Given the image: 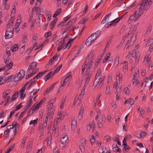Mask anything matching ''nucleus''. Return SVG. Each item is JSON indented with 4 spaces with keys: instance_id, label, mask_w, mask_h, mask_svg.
<instances>
[{
    "instance_id": "1",
    "label": "nucleus",
    "mask_w": 153,
    "mask_h": 153,
    "mask_svg": "<svg viewBox=\"0 0 153 153\" xmlns=\"http://www.w3.org/2000/svg\"><path fill=\"white\" fill-rule=\"evenodd\" d=\"M94 50H92L90 52L88 57L86 59L84 63L85 65H86V66L89 64L94 63V53H93Z\"/></svg>"
},
{
    "instance_id": "2",
    "label": "nucleus",
    "mask_w": 153,
    "mask_h": 153,
    "mask_svg": "<svg viewBox=\"0 0 153 153\" xmlns=\"http://www.w3.org/2000/svg\"><path fill=\"white\" fill-rule=\"evenodd\" d=\"M153 2V0H144L140 4L146 9L149 8Z\"/></svg>"
},
{
    "instance_id": "3",
    "label": "nucleus",
    "mask_w": 153,
    "mask_h": 153,
    "mask_svg": "<svg viewBox=\"0 0 153 153\" xmlns=\"http://www.w3.org/2000/svg\"><path fill=\"white\" fill-rule=\"evenodd\" d=\"M136 9L138 10H137V14L136 18L137 19H138L140 17L141 15L143 13L144 11V9H145L141 4L140 5H137L136 7Z\"/></svg>"
},
{
    "instance_id": "4",
    "label": "nucleus",
    "mask_w": 153,
    "mask_h": 153,
    "mask_svg": "<svg viewBox=\"0 0 153 153\" xmlns=\"http://www.w3.org/2000/svg\"><path fill=\"white\" fill-rule=\"evenodd\" d=\"M138 25L139 23H138L136 25H133L130 28L129 30V31L128 33L126 34H125L128 36H129L134 35L135 34L134 33L136 31Z\"/></svg>"
},
{
    "instance_id": "5",
    "label": "nucleus",
    "mask_w": 153,
    "mask_h": 153,
    "mask_svg": "<svg viewBox=\"0 0 153 153\" xmlns=\"http://www.w3.org/2000/svg\"><path fill=\"white\" fill-rule=\"evenodd\" d=\"M16 124H12L11 125H9L7 127V130H6L4 131V137L5 138V139L7 138L9 136V132H10V130L12 128H14L16 126Z\"/></svg>"
},
{
    "instance_id": "6",
    "label": "nucleus",
    "mask_w": 153,
    "mask_h": 153,
    "mask_svg": "<svg viewBox=\"0 0 153 153\" xmlns=\"http://www.w3.org/2000/svg\"><path fill=\"white\" fill-rule=\"evenodd\" d=\"M94 34H92L87 39L85 44L87 46H89L91 45V43L93 42H94L96 39V38H94Z\"/></svg>"
},
{
    "instance_id": "7",
    "label": "nucleus",
    "mask_w": 153,
    "mask_h": 153,
    "mask_svg": "<svg viewBox=\"0 0 153 153\" xmlns=\"http://www.w3.org/2000/svg\"><path fill=\"white\" fill-rule=\"evenodd\" d=\"M56 99V98H55L54 99L51 100L49 102L47 106V108L48 109L47 115H50V114L49 113V110L52 109L53 108V103L55 102Z\"/></svg>"
},
{
    "instance_id": "8",
    "label": "nucleus",
    "mask_w": 153,
    "mask_h": 153,
    "mask_svg": "<svg viewBox=\"0 0 153 153\" xmlns=\"http://www.w3.org/2000/svg\"><path fill=\"white\" fill-rule=\"evenodd\" d=\"M152 50L149 48V50L148 51L146 55L145 56L143 62V63L145 65L146 61H148L150 63V61H151V57L149 56V55L151 53V51Z\"/></svg>"
},
{
    "instance_id": "9",
    "label": "nucleus",
    "mask_w": 153,
    "mask_h": 153,
    "mask_svg": "<svg viewBox=\"0 0 153 153\" xmlns=\"http://www.w3.org/2000/svg\"><path fill=\"white\" fill-rule=\"evenodd\" d=\"M25 71L24 70H21L16 75L15 78H17L18 79V80L21 79L25 76Z\"/></svg>"
},
{
    "instance_id": "10",
    "label": "nucleus",
    "mask_w": 153,
    "mask_h": 153,
    "mask_svg": "<svg viewBox=\"0 0 153 153\" xmlns=\"http://www.w3.org/2000/svg\"><path fill=\"white\" fill-rule=\"evenodd\" d=\"M91 75V74L90 72L86 71L85 73L84 76L85 77V83L86 85L88 84Z\"/></svg>"
},
{
    "instance_id": "11",
    "label": "nucleus",
    "mask_w": 153,
    "mask_h": 153,
    "mask_svg": "<svg viewBox=\"0 0 153 153\" xmlns=\"http://www.w3.org/2000/svg\"><path fill=\"white\" fill-rule=\"evenodd\" d=\"M37 65V63L35 62H31L29 67L27 71V72L31 73L32 70L36 67Z\"/></svg>"
},
{
    "instance_id": "12",
    "label": "nucleus",
    "mask_w": 153,
    "mask_h": 153,
    "mask_svg": "<svg viewBox=\"0 0 153 153\" xmlns=\"http://www.w3.org/2000/svg\"><path fill=\"white\" fill-rule=\"evenodd\" d=\"M137 11H136L129 17L128 20V24H130L131 22L133 21L134 19L135 21L137 20L138 19H137L136 16Z\"/></svg>"
},
{
    "instance_id": "13",
    "label": "nucleus",
    "mask_w": 153,
    "mask_h": 153,
    "mask_svg": "<svg viewBox=\"0 0 153 153\" xmlns=\"http://www.w3.org/2000/svg\"><path fill=\"white\" fill-rule=\"evenodd\" d=\"M128 62L127 61H125L121 64V66L123 67V72L124 73H126L128 71Z\"/></svg>"
},
{
    "instance_id": "14",
    "label": "nucleus",
    "mask_w": 153,
    "mask_h": 153,
    "mask_svg": "<svg viewBox=\"0 0 153 153\" xmlns=\"http://www.w3.org/2000/svg\"><path fill=\"white\" fill-rule=\"evenodd\" d=\"M61 142L63 144H65L68 140V137L66 135H62L61 137Z\"/></svg>"
},
{
    "instance_id": "15",
    "label": "nucleus",
    "mask_w": 153,
    "mask_h": 153,
    "mask_svg": "<svg viewBox=\"0 0 153 153\" xmlns=\"http://www.w3.org/2000/svg\"><path fill=\"white\" fill-rule=\"evenodd\" d=\"M146 47H149V48L151 50L153 49V39H149L147 41Z\"/></svg>"
},
{
    "instance_id": "16",
    "label": "nucleus",
    "mask_w": 153,
    "mask_h": 153,
    "mask_svg": "<svg viewBox=\"0 0 153 153\" xmlns=\"http://www.w3.org/2000/svg\"><path fill=\"white\" fill-rule=\"evenodd\" d=\"M13 33L14 32H11L6 30L5 36V38L6 39H8L12 38Z\"/></svg>"
},
{
    "instance_id": "17",
    "label": "nucleus",
    "mask_w": 153,
    "mask_h": 153,
    "mask_svg": "<svg viewBox=\"0 0 153 153\" xmlns=\"http://www.w3.org/2000/svg\"><path fill=\"white\" fill-rule=\"evenodd\" d=\"M56 124H53V133H54L55 136L56 137H57L58 134L59 129L57 127H56Z\"/></svg>"
},
{
    "instance_id": "18",
    "label": "nucleus",
    "mask_w": 153,
    "mask_h": 153,
    "mask_svg": "<svg viewBox=\"0 0 153 153\" xmlns=\"http://www.w3.org/2000/svg\"><path fill=\"white\" fill-rule=\"evenodd\" d=\"M25 89V87H24L21 89L19 91L20 94L21 95V98L22 99H24L25 96V94H24V91Z\"/></svg>"
},
{
    "instance_id": "19",
    "label": "nucleus",
    "mask_w": 153,
    "mask_h": 153,
    "mask_svg": "<svg viewBox=\"0 0 153 153\" xmlns=\"http://www.w3.org/2000/svg\"><path fill=\"white\" fill-rule=\"evenodd\" d=\"M56 83L55 82L53 83L50 88H48L47 90L44 92V95H47L48 94L50 91L52 90Z\"/></svg>"
},
{
    "instance_id": "20",
    "label": "nucleus",
    "mask_w": 153,
    "mask_h": 153,
    "mask_svg": "<svg viewBox=\"0 0 153 153\" xmlns=\"http://www.w3.org/2000/svg\"><path fill=\"white\" fill-rule=\"evenodd\" d=\"M46 72L47 71H45L39 72L35 77L33 78V79L34 80L35 79H38V78L42 77L43 74H45Z\"/></svg>"
},
{
    "instance_id": "21",
    "label": "nucleus",
    "mask_w": 153,
    "mask_h": 153,
    "mask_svg": "<svg viewBox=\"0 0 153 153\" xmlns=\"http://www.w3.org/2000/svg\"><path fill=\"white\" fill-rule=\"evenodd\" d=\"M59 56L55 55L53 58L51 59L49 61V64L51 65L55 61H56L57 58H58Z\"/></svg>"
},
{
    "instance_id": "22",
    "label": "nucleus",
    "mask_w": 153,
    "mask_h": 153,
    "mask_svg": "<svg viewBox=\"0 0 153 153\" xmlns=\"http://www.w3.org/2000/svg\"><path fill=\"white\" fill-rule=\"evenodd\" d=\"M34 80L33 79L30 80V82L29 83L30 84L27 87V88L28 90L29 89L32 85H34L36 83L37 81Z\"/></svg>"
},
{
    "instance_id": "23",
    "label": "nucleus",
    "mask_w": 153,
    "mask_h": 153,
    "mask_svg": "<svg viewBox=\"0 0 153 153\" xmlns=\"http://www.w3.org/2000/svg\"><path fill=\"white\" fill-rule=\"evenodd\" d=\"M131 36V41H130V43L131 45L132 44L134 43L135 41L136 36H137V34L136 33L134 35H130Z\"/></svg>"
},
{
    "instance_id": "24",
    "label": "nucleus",
    "mask_w": 153,
    "mask_h": 153,
    "mask_svg": "<svg viewBox=\"0 0 153 153\" xmlns=\"http://www.w3.org/2000/svg\"><path fill=\"white\" fill-rule=\"evenodd\" d=\"M13 63L12 62H10L9 64H6L7 65L4 67L5 70L11 69L13 66Z\"/></svg>"
},
{
    "instance_id": "25",
    "label": "nucleus",
    "mask_w": 153,
    "mask_h": 153,
    "mask_svg": "<svg viewBox=\"0 0 153 153\" xmlns=\"http://www.w3.org/2000/svg\"><path fill=\"white\" fill-rule=\"evenodd\" d=\"M71 129L73 130H74L77 126V122L76 120L73 121L71 123Z\"/></svg>"
},
{
    "instance_id": "26",
    "label": "nucleus",
    "mask_w": 153,
    "mask_h": 153,
    "mask_svg": "<svg viewBox=\"0 0 153 153\" xmlns=\"http://www.w3.org/2000/svg\"><path fill=\"white\" fill-rule=\"evenodd\" d=\"M113 150L114 152L117 151L119 152H120L121 151L120 149L118 147L116 144H114L112 146Z\"/></svg>"
},
{
    "instance_id": "27",
    "label": "nucleus",
    "mask_w": 153,
    "mask_h": 153,
    "mask_svg": "<svg viewBox=\"0 0 153 153\" xmlns=\"http://www.w3.org/2000/svg\"><path fill=\"white\" fill-rule=\"evenodd\" d=\"M101 69L100 68L98 69L97 71L96 76H95V78L96 79H100L101 77Z\"/></svg>"
},
{
    "instance_id": "28",
    "label": "nucleus",
    "mask_w": 153,
    "mask_h": 153,
    "mask_svg": "<svg viewBox=\"0 0 153 153\" xmlns=\"http://www.w3.org/2000/svg\"><path fill=\"white\" fill-rule=\"evenodd\" d=\"M53 75V74H52V72H50L45 76V77L44 78L45 80V81L48 80L51 78V76H52Z\"/></svg>"
},
{
    "instance_id": "29",
    "label": "nucleus",
    "mask_w": 153,
    "mask_h": 153,
    "mask_svg": "<svg viewBox=\"0 0 153 153\" xmlns=\"http://www.w3.org/2000/svg\"><path fill=\"white\" fill-rule=\"evenodd\" d=\"M123 146V150L124 152H128L130 149L129 147L127 144H125V145Z\"/></svg>"
},
{
    "instance_id": "30",
    "label": "nucleus",
    "mask_w": 153,
    "mask_h": 153,
    "mask_svg": "<svg viewBox=\"0 0 153 153\" xmlns=\"http://www.w3.org/2000/svg\"><path fill=\"white\" fill-rule=\"evenodd\" d=\"M150 63H149L148 61H146V62L145 63V64L147 63L149 66V70L152 71L153 69V65L152 63L151 62V61H150Z\"/></svg>"
},
{
    "instance_id": "31",
    "label": "nucleus",
    "mask_w": 153,
    "mask_h": 153,
    "mask_svg": "<svg viewBox=\"0 0 153 153\" xmlns=\"http://www.w3.org/2000/svg\"><path fill=\"white\" fill-rule=\"evenodd\" d=\"M122 75H120V72H118L116 75V80H119V82H121L122 81Z\"/></svg>"
},
{
    "instance_id": "32",
    "label": "nucleus",
    "mask_w": 153,
    "mask_h": 153,
    "mask_svg": "<svg viewBox=\"0 0 153 153\" xmlns=\"http://www.w3.org/2000/svg\"><path fill=\"white\" fill-rule=\"evenodd\" d=\"M13 77V75L9 76L7 77L6 78V79H4V83L5 82H10L11 81Z\"/></svg>"
},
{
    "instance_id": "33",
    "label": "nucleus",
    "mask_w": 153,
    "mask_h": 153,
    "mask_svg": "<svg viewBox=\"0 0 153 153\" xmlns=\"http://www.w3.org/2000/svg\"><path fill=\"white\" fill-rule=\"evenodd\" d=\"M119 0H118L117 3L118 4V6L119 7H120L121 6L123 5V7H125V1H123V0L122 1H119Z\"/></svg>"
},
{
    "instance_id": "34",
    "label": "nucleus",
    "mask_w": 153,
    "mask_h": 153,
    "mask_svg": "<svg viewBox=\"0 0 153 153\" xmlns=\"http://www.w3.org/2000/svg\"><path fill=\"white\" fill-rule=\"evenodd\" d=\"M39 108L35 104L33 105L31 108V110H32L31 114H33L36 110H38Z\"/></svg>"
},
{
    "instance_id": "35",
    "label": "nucleus",
    "mask_w": 153,
    "mask_h": 153,
    "mask_svg": "<svg viewBox=\"0 0 153 153\" xmlns=\"http://www.w3.org/2000/svg\"><path fill=\"white\" fill-rule=\"evenodd\" d=\"M18 48V46L17 44L13 46H12L11 48V51L13 52H14L17 50Z\"/></svg>"
},
{
    "instance_id": "36",
    "label": "nucleus",
    "mask_w": 153,
    "mask_h": 153,
    "mask_svg": "<svg viewBox=\"0 0 153 153\" xmlns=\"http://www.w3.org/2000/svg\"><path fill=\"white\" fill-rule=\"evenodd\" d=\"M14 21V18L13 17H11V19L9 20L7 26H13V24Z\"/></svg>"
},
{
    "instance_id": "37",
    "label": "nucleus",
    "mask_w": 153,
    "mask_h": 153,
    "mask_svg": "<svg viewBox=\"0 0 153 153\" xmlns=\"http://www.w3.org/2000/svg\"><path fill=\"white\" fill-rule=\"evenodd\" d=\"M100 81V78L96 79L95 78V80L94 81V84L93 86V87H94L95 88L98 85Z\"/></svg>"
},
{
    "instance_id": "38",
    "label": "nucleus",
    "mask_w": 153,
    "mask_h": 153,
    "mask_svg": "<svg viewBox=\"0 0 153 153\" xmlns=\"http://www.w3.org/2000/svg\"><path fill=\"white\" fill-rule=\"evenodd\" d=\"M18 96V92L17 91L15 92L12 96V100H15L17 98Z\"/></svg>"
},
{
    "instance_id": "39",
    "label": "nucleus",
    "mask_w": 153,
    "mask_h": 153,
    "mask_svg": "<svg viewBox=\"0 0 153 153\" xmlns=\"http://www.w3.org/2000/svg\"><path fill=\"white\" fill-rule=\"evenodd\" d=\"M57 21V18H55L54 19V20L52 21L51 23L50 24V26L51 27V28H53L54 26V25L56 24V22Z\"/></svg>"
},
{
    "instance_id": "40",
    "label": "nucleus",
    "mask_w": 153,
    "mask_h": 153,
    "mask_svg": "<svg viewBox=\"0 0 153 153\" xmlns=\"http://www.w3.org/2000/svg\"><path fill=\"white\" fill-rule=\"evenodd\" d=\"M128 103L130 104L131 105H132L134 103V100L133 99L131 98L127 100Z\"/></svg>"
},
{
    "instance_id": "41",
    "label": "nucleus",
    "mask_w": 153,
    "mask_h": 153,
    "mask_svg": "<svg viewBox=\"0 0 153 153\" xmlns=\"http://www.w3.org/2000/svg\"><path fill=\"white\" fill-rule=\"evenodd\" d=\"M15 144H13L12 146L10 147L6 151L5 153H9L11 150L14 147Z\"/></svg>"
},
{
    "instance_id": "42",
    "label": "nucleus",
    "mask_w": 153,
    "mask_h": 153,
    "mask_svg": "<svg viewBox=\"0 0 153 153\" xmlns=\"http://www.w3.org/2000/svg\"><path fill=\"white\" fill-rule=\"evenodd\" d=\"M38 120V119L37 118L35 120H31L29 124L30 125L33 124L34 126H35L37 123Z\"/></svg>"
},
{
    "instance_id": "43",
    "label": "nucleus",
    "mask_w": 153,
    "mask_h": 153,
    "mask_svg": "<svg viewBox=\"0 0 153 153\" xmlns=\"http://www.w3.org/2000/svg\"><path fill=\"white\" fill-rule=\"evenodd\" d=\"M4 59L5 64H7L10 60V57L6 56L5 55L4 57Z\"/></svg>"
},
{
    "instance_id": "44",
    "label": "nucleus",
    "mask_w": 153,
    "mask_h": 153,
    "mask_svg": "<svg viewBox=\"0 0 153 153\" xmlns=\"http://www.w3.org/2000/svg\"><path fill=\"white\" fill-rule=\"evenodd\" d=\"M110 56V53H109L107 55H106L105 57V58L103 59V63H105L108 60V58Z\"/></svg>"
},
{
    "instance_id": "45",
    "label": "nucleus",
    "mask_w": 153,
    "mask_h": 153,
    "mask_svg": "<svg viewBox=\"0 0 153 153\" xmlns=\"http://www.w3.org/2000/svg\"><path fill=\"white\" fill-rule=\"evenodd\" d=\"M22 41H24L26 42L27 41V34L26 33H25L22 35Z\"/></svg>"
},
{
    "instance_id": "46",
    "label": "nucleus",
    "mask_w": 153,
    "mask_h": 153,
    "mask_svg": "<svg viewBox=\"0 0 153 153\" xmlns=\"http://www.w3.org/2000/svg\"><path fill=\"white\" fill-rule=\"evenodd\" d=\"M65 46V45L62 44H59V45L58 48L57 49V51H59L61 49L63 48H64V47Z\"/></svg>"
},
{
    "instance_id": "47",
    "label": "nucleus",
    "mask_w": 153,
    "mask_h": 153,
    "mask_svg": "<svg viewBox=\"0 0 153 153\" xmlns=\"http://www.w3.org/2000/svg\"><path fill=\"white\" fill-rule=\"evenodd\" d=\"M128 36H127L126 34L124 36H123V38L122 39L121 42L119 45L120 46H122L126 38H128Z\"/></svg>"
},
{
    "instance_id": "48",
    "label": "nucleus",
    "mask_w": 153,
    "mask_h": 153,
    "mask_svg": "<svg viewBox=\"0 0 153 153\" xmlns=\"http://www.w3.org/2000/svg\"><path fill=\"white\" fill-rule=\"evenodd\" d=\"M101 32L100 31L98 30L95 32V33H94V37L96 38V39L97 38L100 36V34Z\"/></svg>"
},
{
    "instance_id": "49",
    "label": "nucleus",
    "mask_w": 153,
    "mask_h": 153,
    "mask_svg": "<svg viewBox=\"0 0 153 153\" xmlns=\"http://www.w3.org/2000/svg\"><path fill=\"white\" fill-rule=\"evenodd\" d=\"M123 91L124 93L126 95H128L130 91L128 88L127 87H126L124 88L123 89Z\"/></svg>"
},
{
    "instance_id": "50",
    "label": "nucleus",
    "mask_w": 153,
    "mask_h": 153,
    "mask_svg": "<svg viewBox=\"0 0 153 153\" xmlns=\"http://www.w3.org/2000/svg\"><path fill=\"white\" fill-rule=\"evenodd\" d=\"M14 28L13 26H7V30L11 32H14Z\"/></svg>"
},
{
    "instance_id": "51",
    "label": "nucleus",
    "mask_w": 153,
    "mask_h": 153,
    "mask_svg": "<svg viewBox=\"0 0 153 153\" xmlns=\"http://www.w3.org/2000/svg\"><path fill=\"white\" fill-rule=\"evenodd\" d=\"M52 35L51 31H50L46 33L44 35L45 38H47L49 36H51Z\"/></svg>"
},
{
    "instance_id": "52",
    "label": "nucleus",
    "mask_w": 153,
    "mask_h": 153,
    "mask_svg": "<svg viewBox=\"0 0 153 153\" xmlns=\"http://www.w3.org/2000/svg\"><path fill=\"white\" fill-rule=\"evenodd\" d=\"M10 74V73H7L6 74H5L3 76H0V79L1 80L3 79L4 80V79H6V78L7 77V76L9 75Z\"/></svg>"
},
{
    "instance_id": "53",
    "label": "nucleus",
    "mask_w": 153,
    "mask_h": 153,
    "mask_svg": "<svg viewBox=\"0 0 153 153\" xmlns=\"http://www.w3.org/2000/svg\"><path fill=\"white\" fill-rule=\"evenodd\" d=\"M119 63V57H117L116 59L114 64V66L116 68Z\"/></svg>"
},
{
    "instance_id": "54",
    "label": "nucleus",
    "mask_w": 153,
    "mask_h": 153,
    "mask_svg": "<svg viewBox=\"0 0 153 153\" xmlns=\"http://www.w3.org/2000/svg\"><path fill=\"white\" fill-rule=\"evenodd\" d=\"M62 65H60V66H59V67H58L56 70H55V71H54V73H53V75H54V74L56 73L57 72H58L60 70L61 68V67H62Z\"/></svg>"
},
{
    "instance_id": "55",
    "label": "nucleus",
    "mask_w": 153,
    "mask_h": 153,
    "mask_svg": "<svg viewBox=\"0 0 153 153\" xmlns=\"http://www.w3.org/2000/svg\"><path fill=\"white\" fill-rule=\"evenodd\" d=\"M87 67L86 65H84L82 66V70L81 71V74H83L84 72V71L85 69V68Z\"/></svg>"
},
{
    "instance_id": "56",
    "label": "nucleus",
    "mask_w": 153,
    "mask_h": 153,
    "mask_svg": "<svg viewBox=\"0 0 153 153\" xmlns=\"http://www.w3.org/2000/svg\"><path fill=\"white\" fill-rule=\"evenodd\" d=\"M76 18H75L71 20L68 22L67 25H72V23L74 22L76 20Z\"/></svg>"
},
{
    "instance_id": "57",
    "label": "nucleus",
    "mask_w": 153,
    "mask_h": 153,
    "mask_svg": "<svg viewBox=\"0 0 153 153\" xmlns=\"http://www.w3.org/2000/svg\"><path fill=\"white\" fill-rule=\"evenodd\" d=\"M110 86L109 85H107L106 87V88L105 90V93L106 94H108L110 92Z\"/></svg>"
},
{
    "instance_id": "58",
    "label": "nucleus",
    "mask_w": 153,
    "mask_h": 153,
    "mask_svg": "<svg viewBox=\"0 0 153 153\" xmlns=\"http://www.w3.org/2000/svg\"><path fill=\"white\" fill-rule=\"evenodd\" d=\"M70 25H66V27L64 28L63 29V33L66 32L69 29V27H70Z\"/></svg>"
},
{
    "instance_id": "59",
    "label": "nucleus",
    "mask_w": 153,
    "mask_h": 153,
    "mask_svg": "<svg viewBox=\"0 0 153 153\" xmlns=\"http://www.w3.org/2000/svg\"><path fill=\"white\" fill-rule=\"evenodd\" d=\"M85 93V91L84 89H82L81 92V93L79 95V97L80 98L82 97Z\"/></svg>"
},
{
    "instance_id": "60",
    "label": "nucleus",
    "mask_w": 153,
    "mask_h": 153,
    "mask_svg": "<svg viewBox=\"0 0 153 153\" xmlns=\"http://www.w3.org/2000/svg\"><path fill=\"white\" fill-rule=\"evenodd\" d=\"M39 69L38 68H35L32 70V71H31L32 73L33 74V75L36 74V73H37L39 71Z\"/></svg>"
},
{
    "instance_id": "61",
    "label": "nucleus",
    "mask_w": 153,
    "mask_h": 153,
    "mask_svg": "<svg viewBox=\"0 0 153 153\" xmlns=\"http://www.w3.org/2000/svg\"><path fill=\"white\" fill-rule=\"evenodd\" d=\"M146 133L145 132L143 133V134H140L139 136H137L138 138H140L143 137H144L146 135Z\"/></svg>"
},
{
    "instance_id": "62",
    "label": "nucleus",
    "mask_w": 153,
    "mask_h": 153,
    "mask_svg": "<svg viewBox=\"0 0 153 153\" xmlns=\"http://www.w3.org/2000/svg\"><path fill=\"white\" fill-rule=\"evenodd\" d=\"M133 83L134 85H137L139 83V81L137 79H134V80H133Z\"/></svg>"
},
{
    "instance_id": "63",
    "label": "nucleus",
    "mask_w": 153,
    "mask_h": 153,
    "mask_svg": "<svg viewBox=\"0 0 153 153\" xmlns=\"http://www.w3.org/2000/svg\"><path fill=\"white\" fill-rule=\"evenodd\" d=\"M22 105L21 103L15 107V110L17 111L19 110L22 107Z\"/></svg>"
},
{
    "instance_id": "64",
    "label": "nucleus",
    "mask_w": 153,
    "mask_h": 153,
    "mask_svg": "<svg viewBox=\"0 0 153 153\" xmlns=\"http://www.w3.org/2000/svg\"><path fill=\"white\" fill-rule=\"evenodd\" d=\"M95 140V136H92V138H91L90 139V141L91 143L92 144H93L94 143Z\"/></svg>"
}]
</instances>
